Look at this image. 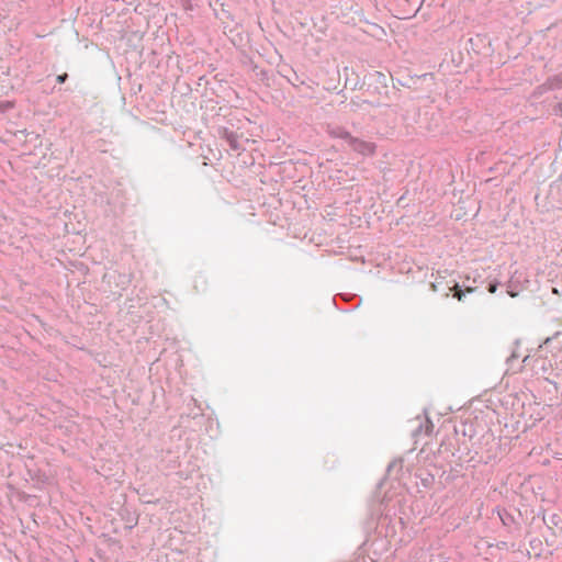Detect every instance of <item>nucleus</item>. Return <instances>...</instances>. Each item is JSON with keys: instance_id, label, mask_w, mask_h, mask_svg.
<instances>
[{"instance_id": "8", "label": "nucleus", "mask_w": 562, "mask_h": 562, "mask_svg": "<svg viewBox=\"0 0 562 562\" xmlns=\"http://www.w3.org/2000/svg\"><path fill=\"white\" fill-rule=\"evenodd\" d=\"M431 286H432V290H434V291H437V285H436V283H432V284H431Z\"/></svg>"}, {"instance_id": "3", "label": "nucleus", "mask_w": 562, "mask_h": 562, "mask_svg": "<svg viewBox=\"0 0 562 562\" xmlns=\"http://www.w3.org/2000/svg\"><path fill=\"white\" fill-rule=\"evenodd\" d=\"M543 87L547 90H557L562 88V72L554 75L544 82Z\"/></svg>"}, {"instance_id": "5", "label": "nucleus", "mask_w": 562, "mask_h": 562, "mask_svg": "<svg viewBox=\"0 0 562 562\" xmlns=\"http://www.w3.org/2000/svg\"><path fill=\"white\" fill-rule=\"evenodd\" d=\"M450 290H454V294L453 296L457 297L459 301L462 300L463 295H464V291H462L458 283H454L452 288H450Z\"/></svg>"}, {"instance_id": "6", "label": "nucleus", "mask_w": 562, "mask_h": 562, "mask_svg": "<svg viewBox=\"0 0 562 562\" xmlns=\"http://www.w3.org/2000/svg\"><path fill=\"white\" fill-rule=\"evenodd\" d=\"M497 286H498V283H497V282H492V283H490V285H488V292H490V293H495V292H496V290H497Z\"/></svg>"}, {"instance_id": "9", "label": "nucleus", "mask_w": 562, "mask_h": 562, "mask_svg": "<svg viewBox=\"0 0 562 562\" xmlns=\"http://www.w3.org/2000/svg\"><path fill=\"white\" fill-rule=\"evenodd\" d=\"M473 289L472 288H467V292H472Z\"/></svg>"}, {"instance_id": "7", "label": "nucleus", "mask_w": 562, "mask_h": 562, "mask_svg": "<svg viewBox=\"0 0 562 562\" xmlns=\"http://www.w3.org/2000/svg\"><path fill=\"white\" fill-rule=\"evenodd\" d=\"M67 77H68V76H67V74L59 75V76L57 77V81H58L59 83H64V82L66 81Z\"/></svg>"}, {"instance_id": "2", "label": "nucleus", "mask_w": 562, "mask_h": 562, "mask_svg": "<svg viewBox=\"0 0 562 562\" xmlns=\"http://www.w3.org/2000/svg\"><path fill=\"white\" fill-rule=\"evenodd\" d=\"M326 133L333 138H341L346 140L348 144L350 138H352L351 134L340 125L328 124L326 127Z\"/></svg>"}, {"instance_id": "1", "label": "nucleus", "mask_w": 562, "mask_h": 562, "mask_svg": "<svg viewBox=\"0 0 562 562\" xmlns=\"http://www.w3.org/2000/svg\"><path fill=\"white\" fill-rule=\"evenodd\" d=\"M352 150L363 156H371L375 153V145L373 143L353 137L350 138L348 144Z\"/></svg>"}, {"instance_id": "4", "label": "nucleus", "mask_w": 562, "mask_h": 562, "mask_svg": "<svg viewBox=\"0 0 562 562\" xmlns=\"http://www.w3.org/2000/svg\"><path fill=\"white\" fill-rule=\"evenodd\" d=\"M223 137L228 143L231 149L237 150L239 148L238 136L234 132L225 130Z\"/></svg>"}]
</instances>
